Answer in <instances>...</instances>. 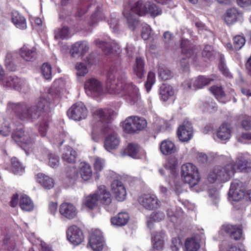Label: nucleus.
I'll return each instance as SVG.
<instances>
[{"label":"nucleus","instance_id":"0eeeda50","mask_svg":"<svg viewBox=\"0 0 251 251\" xmlns=\"http://www.w3.org/2000/svg\"><path fill=\"white\" fill-rule=\"evenodd\" d=\"M36 135L31 129L24 131L22 128H18L12 134V138L16 142H20L27 146H30L34 143Z\"/></svg>","mask_w":251,"mask_h":251},{"label":"nucleus","instance_id":"8fccbe9b","mask_svg":"<svg viewBox=\"0 0 251 251\" xmlns=\"http://www.w3.org/2000/svg\"><path fill=\"white\" fill-rule=\"evenodd\" d=\"M11 162L12 167V170L14 174H19L24 172V167L22 166V165L16 158H12Z\"/></svg>","mask_w":251,"mask_h":251},{"label":"nucleus","instance_id":"423d86ee","mask_svg":"<svg viewBox=\"0 0 251 251\" xmlns=\"http://www.w3.org/2000/svg\"><path fill=\"white\" fill-rule=\"evenodd\" d=\"M181 176L191 187L197 185L200 180L198 170L192 163H186L182 166Z\"/></svg>","mask_w":251,"mask_h":251},{"label":"nucleus","instance_id":"aec40b11","mask_svg":"<svg viewBox=\"0 0 251 251\" xmlns=\"http://www.w3.org/2000/svg\"><path fill=\"white\" fill-rule=\"evenodd\" d=\"M120 139L119 136L115 132L108 135L104 142V147L108 151L116 149L120 145Z\"/></svg>","mask_w":251,"mask_h":251},{"label":"nucleus","instance_id":"20e7f679","mask_svg":"<svg viewBox=\"0 0 251 251\" xmlns=\"http://www.w3.org/2000/svg\"><path fill=\"white\" fill-rule=\"evenodd\" d=\"M228 162L226 165L217 166L212 170L208 176L210 182L213 183L216 180L226 181L233 176L235 173V165L229 158Z\"/></svg>","mask_w":251,"mask_h":251},{"label":"nucleus","instance_id":"3c124183","mask_svg":"<svg viewBox=\"0 0 251 251\" xmlns=\"http://www.w3.org/2000/svg\"><path fill=\"white\" fill-rule=\"evenodd\" d=\"M159 77L162 80H166L173 77L172 72L166 68H160L158 70Z\"/></svg>","mask_w":251,"mask_h":251},{"label":"nucleus","instance_id":"4be33fe9","mask_svg":"<svg viewBox=\"0 0 251 251\" xmlns=\"http://www.w3.org/2000/svg\"><path fill=\"white\" fill-rule=\"evenodd\" d=\"M89 49V46L86 41H79L75 43L70 50V53L73 57H75L76 54H84Z\"/></svg>","mask_w":251,"mask_h":251},{"label":"nucleus","instance_id":"052dcab7","mask_svg":"<svg viewBox=\"0 0 251 251\" xmlns=\"http://www.w3.org/2000/svg\"><path fill=\"white\" fill-rule=\"evenodd\" d=\"M14 242L13 238L9 234H6L3 239V245L5 246L6 249L9 251L13 249L12 246H13Z\"/></svg>","mask_w":251,"mask_h":251},{"label":"nucleus","instance_id":"680f3d73","mask_svg":"<svg viewBox=\"0 0 251 251\" xmlns=\"http://www.w3.org/2000/svg\"><path fill=\"white\" fill-rule=\"evenodd\" d=\"M219 68L220 71L222 73V74L227 76V77H230L231 76V75L229 72L228 71V69L226 68L224 60V58L223 56H221L220 62L219 63Z\"/></svg>","mask_w":251,"mask_h":251},{"label":"nucleus","instance_id":"1a4fd4ad","mask_svg":"<svg viewBox=\"0 0 251 251\" xmlns=\"http://www.w3.org/2000/svg\"><path fill=\"white\" fill-rule=\"evenodd\" d=\"M84 88L87 95L91 97H99L103 91L102 83L95 78L87 79L85 82Z\"/></svg>","mask_w":251,"mask_h":251},{"label":"nucleus","instance_id":"412c9836","mask_svg":"<svg viewBox=\"0 0 251 251\" xmlns=\"http://www.w3.org/2000/svg\"><path fill=\"white\" fill-rule=\"evenodd\" d=\"M36 49L35 47L24 45L19 50L20 56L26 61H33L36 56Z\"/></svg>","mask_w":251,"mask_h":251},{"label":"nucleus","instance_id":"c85d7f7f","mask_svg":"<svg viewBox=\"0 0 251 251\" xmlns=\"http://www.w3.org/2000/svg\"><path fill=\"white\" fill-rule=\"evenodd\" d=\"M97 193L98 194L99 200H100L103 204L108 205L111 202L112 199L111 194L107 191L105 186H100Z\"/></svg>","mask_w":251,"mask_h":251},{"label":"nucleus","instance_id":"a878e982","mask_svg":"<svg viewBox=\"0 0 251 251\" xmlns=\"http://www.w3.org/2000/svg\"><path fill=\"white\" fill-rule=\"evenodd\" d=\"M160 149L161 153L164 155L171 154L176 151L175 144L169 140H165L161 142Z\"/></svg>","mask_w":251,"mask_h":251},{"label":"nucleus","instance_id":"37998d69","mask_svg":"<svg viewBox=\"0 0 251 251\" xmlns=\"http://www.w3.org/2000/svg\"><path fill=\"white\" fill-rule=\"evenodd\" d=\"M126 151L128 156L137 158L138 157V154L140 151V147L138 144L131 143L128 144Z\"/></svg>","mask_w":251,"mask_h":251},{"label":"nucleus","instance_id":"774afa93","mask_svg":"<svg viewBox=\"0 0 251 251\" xmlns=\"http://www.w3.org/2000/svg\"><path fill=\"white\" fill-rule=\"evenodd\" d=\"M59 157L54 154H50L49 159V165L51 167H55L59 165Z\"/></svg>","mask_w":251,"mask_h":251},{"label":"nucleus","instance_id":"39448f33","mask_svg":"<svg viewBox=\"0 0 251 251\" xmlns=\"http://www.w3.org/2000/svg\"><path fill=\"white\" fill-rule=\"evenodd\" d=\"M228 162L226 165L217 166L212 170L208 176L210 182L213 183L216 180L226 181L233 176L235 173V165L229 158Z\"/></svg>","mask_w":251,"mask_h":251},{"label":"nucleus","instance_id":"bf43d9fd","mask_svg":"<svg viewBox=\"0 0 251 251\" xmlns=\"http://www.w3.org/2000/svg\"><path fill=\"white\" fill-rule=\"evenodd\" d=\"M105 165L104 160L100 157H96L95 158L94 167L96 172L101 171Z\"/></svg>","mask_w":251,"mask_h":251},{"label":"nucleus","instance_id":"9d476101","mask_svg":"<svg viewBox=\"0 0 251 251\" xmlns=\"http://www.w3.org/2000/svg\"><path fill=\"white\" fill-rule=\"evenodd\" d=\"M67 115L70 119L80 121L87 117L88 110L83 103L77 102L73 105L68 110Z\"/></svg>","mask_w":251,"mask_h":251},{"label":"nucleus","instance_id":"49530a36","mask_svg":"<svg viewBox=\"0 0 251 251\" xmlns=\"http://www.w3.org/2000/svg\"><path fill=\"white\" fill-rule=\"evenodd\" d=\"M76 75L77 77L84 76L88 73V69L87 65L84 63L78 62L75 65Z\"/></svg>","mask_w":251,"mask_h":251},{"label":"nucleus","instance_id":"6e6552de","mask_svg":"<svg viewBox=\"0 0 251 251\" xmlns=\"http://www.w3.org/2000/svg\"><path fill=\"white\" fill-rule=\"evenodd\" d=\"M246 186L238 179L233 180L228 192L229 198L233 201H240L245 197Z\"/></svg>","mask_w":251,"mask_h":251},{"label":"nucleus","instance_id":"b1692460","mask_svg":"<svg viewBox=\"0 0 251 251\" xmlns=\"http://www.w3.org/2000/svg\"><path fill=\"white\" fill-rule=\"evenodd\" d=\"M36 179L37 182L46 189H50L53 188L54 186L53 179L45 174L42 173L38 174L36 175Z\"/></svg>","mask_w":251,"mask_h":251},{"label":"nucleus","instance_id":"13d9d810","mask_svg":"<svg viewBox=\"0 0 251 251\" xmlns=\"http://www.w3.org/2000/svg\"><path fill=\"white\" fill-rule=\"evenodd\" d=\"M155 82V74L151 72L148 73L147 80L145 83V87L147 92H149Z\"/></svg>","mask_w":251,"mask_h":251},{"label":"nucleus","instance_id":"72a5a7b5","mask_svg":"<svg viewBox=\"0 0 251 251\" xmlns=\"http://www.w3.org/2000/svg\"><path fill=\"white\" fill-rule=\"evenodd\" d=\"M174 94V90L170 85L163 84L160 88V96L162 100L165 101Z\"/></svg>","mask_w":251,"mask_h":251},{"label":"nucleus","instance_id":"c9c22d12","mask_svg":"<svg viewBox=\"0 0 251 251\" xmlns=\"http://www.w3.org/2000/svg\"><path fill=\"white\" fill-rule=\"evenodd\" d=\"M93 115L95 118L99 119L102 123H108V110L101 108H94L92 110Z\"/></svg>","mask_w":251,"mask_h":251},{"label":"nucleus","instance_id":"a19ab883","mask_svg":"<svg viewBox=\"0 0 251 251\" xmlns=\"http://www.w3.org/2000/svg\"><path fill=\"white\" fill-rule=\"evenodd\" d=\"M165 218V214L163 212L158 211L154 212L151 215L149 218H148L147 223L148 226L151 228L152 225V221L159 222L163 220Z\"/></svg>","mask_w":251,"mask_h":251},{"label":"nucleus","instance_id":"9b49d317","mask_svg":"<svg viewBox=\"0 0 251 251\" xmlns=\"http://www.w3.org/2000/svg\"><path fill=\"white\" fill-rule=\"evenodd\" d=\"M66 234L67 239L75 246L81 244L84 240L83 232L76 226L73 225L69 226L66 231Z\"/></svg>","mask_w":251,"mask_h":251},{"label":"nucleus","instance_id":"e2e57ef3","mask_svg":"<svg viewBox=\"0 0 251 251\" xmlns=\"http://www.w3.org/2000/svg\"><path fill=\"white\" fill-rule=\"evenodd\" d=\"M178 165V161L175 158L171 159L169 160V163L167 165L166 168L170 170V173L173 175H175L176 172V168Z\"/></svg>","mask_w":251,"mask_h":251},{"label":"nucleus","instance_id":"f704fd0d","mask_svg":"<svg viewBox=\"0 0 251 251\" xmlns=\"http://www.w3.org/2000/svg\"><path fill=\"white\" fill-rule=\"evenodd\" d=\"M79 173L81 178L85 181L90 179L92 176L93 172L91 166L87 163H81Z\"/></svg>","mask_w":251,"mask_h":251},{"label":"nucleus","instance_id":"69168bd1","mask_svg":"<svg viewBox=\"0 0 251 251\" xmlns=\"http://www.w3.org/2000/svg\"><path fill=\"white\" fill-rule=\"evenodd\" d=\"M182 247V243L178 238H175L172 239L171 246L172 251H177Z\"/></svg>","mask_w":251,"mask_h":251},{"label":"nucleus","instance_id":"393cba45","mask_svg":"<svg viewBox=\"0 0 251 251\" xmlns=\"http://www.w3.org/2000/svg\"><path fill=\"white\" fill-rule=\"evenodd\" d=\"M134 74L139 78H142L146 73L144 60L141 57L136 58L135 63L133 68Z\"/></svg>","mask_w":251,"mask_h":251},{"label":"nucleus","instance_id":"7c9ffc66","mask_svg":"<svg viewBox=\"0 0 251 251\" xmlns=\"http://www.w3.org/2000/svg\"><path fill=\"white\" fill-rule=\"evenodd\" d=\"M19 205L21 208L25 211H31L34 208V204L29 197L25 195L21 196Z\"/></svg>","mask_w":251,"mask_h":251},{"label":"nucleus","instance_id":"c03bdc74","mask_svg":"<svg viewBox=\"0 0 251 251\" xmlns=\"http://www.w3.org/2000/svg\"><path fill=\"white\" fill-rule=\"evenodd\" d=\"M185 247L187 251H197L200 247V245L196 238H191L186 240Z\"/></svg>","mask_w":251,"mask_h":251},{"label":"nucleus","instance_id":"e433bc0d","mask_svg":"<svg viewBox=\"0 0 251 251\" xmlns=\"http://www.w3.org/2000/svg\"><path fill=\"white\" fill-rule=\"evenodd\" d=\"M65 86V82L62 79H58L56 80L53 83V85L51 88V95L53 93H55V97H59L60 93L63 92V90Z\"/></svg>","mask_w":251,"mask_h":251},{"label":"nucleus","instance_id":"864d4df0","mask_svg":"<svg viewBox=\"0 0 251 251\" xmlns=\"http://www.w3.org/2000/svg\"><path fill=\"white\" fill-rule=\"evenodd\" d=\"M69 29L67 27H63L55 32L54 37L55 39H66L69 35Z\"/></svg>","mask_w":251,"mask_h":251},{"label":"nucleus","instance_id":"6e6d98bb","mask_svg":"<svg viewBox=\"0 0 251 251\" xmlns=\"http://www.w3.org/2000/svg\"><path fill=\"white\" fill-rule=\"evenodd\" d=\"M239 119L241 120L242 127L246 130L251 129V118L247 115H241Z\"/></svg>","mask_w":251,"mask_h":251},{"label":"nucleus","instance_id":"ea45409f","mask_svg":"<svg viewBox=\"0 0 251 251\" xmlns=\"http://www.w3.org/2000/svg\"><path fill=\"white\" fill-rule=\"evenodd\" d=\"M95 43L96 46L101 49L104 53L106 55L112 52L113 46L115 44L114 43L105 42L99 39L95 40Z\"/></svg>","mask_w":251,"mask_h":251},{"label":"nucleus","instance_id":"5fc2aeb1","mask_svg":"<svg viewBox=\"0 0 251 251\" xmlns=\"http://www.w3.org/2000/svg\"><path fill=\"white\" fill-rule=\"evenodd\" d=\"M42 74L47 80L51 78V67L48 63H44L42 67Z\"/></svg>","mask_w":251,"mask_h":251},{"label":"nucleus","instance_id":"5701e85b","mask_svg":"<svg viewBox=\"0 0 251 251\" xmlns=\"http://www.w3.org/2000/svg\"><path fill=\"white\" fill-rule=\"evenodd\" d=\"M164 233L162 232H154L151 237L152 248L151 251H160L164 246Z\"/></svg>","mask_w":251,"mask_h":251},{"label":"nucleus","instance_id":"6ab92c4d","mask_svg":"<svg viewBox=\"0 0 251 251\" xmlns=\"http://www.w3.org/2000/svg\"><path fill=\"white\" fill-rule=\"evenodd\" d=\"M59 212L61 215L68 219H74L77 215L76 207L69 202L62 203L60 206Z\"/></svg>","mask_w":251,"mask_h":251},{"label":"nucleus","instance_id":"c756f323","mask_svg":"<svg viewBox=\"0 0 251 251\" xmlns=\"http://www.w3.org/2000/svg\"><path fill=\"white\" fill-rule=\"evenodd\" d=\"M12 21L17 27L25 29L26 28V21L24 17L17 11L12 13Z\"/></svg>","mask_w":251,"mask_h":251},{"label":"nucleus","instance_id":"338daca9","mask_svg":"<svg viewBox=\"0 0 251 251\" xmlns=\"http://www.w3.org/2000/svg\"><path fill=\"white\" fill-rule=\"evenodd\" d=\"M151 33V28L149 25H145L142 28V37L144 40H148Z\"/></svg>","mask_w":251,"mask_h":251},{"label":"nucleus","instance_id":"f3484780","mask_svg":"<svg viewBox=\"0 0 251 251\" xmlns=\"http://www.w3.org/2000/svg\"><path fill=\"white\" fill-rule=\"evenodd\" d=\"M224 20L227 25H232L242 20V13L236 8L228 9L224 15Z\"/></svg>","mask_w":251,"mask_h":251},{"label":"nucleus","instance_id":"58836bf2","mask_svg":"<svg viewBox=\"0 0 251 251\" xmlns=\"http://www.w3.org/2000/svg\"><path fill=\"white\" fill-rule=\"evenodd\" d=\"M237 168L240 172L251 173V165H248V161L243 156H239L236 161Z\"/></svg>","mask_w":251,"mask_h":251},{"label":"nucleus","instance_id":"7ed1b4c3","mask_svg":"<svg viewBox=\"0 0 251 251\" xmlns=\"http://www.w3.org/2000/svg\"><path fill=\"white\" fill-rule=\"evenodd\" d=\"M149 13L151 16H157L161 13V10L150 2H144L140 0L136 2L130 1L124 7L123 14L126 18L129 28L134 30L138 25L137 15L143 16Z\"/></svg>","mask_w":251,"mask_h":251},{"label":"nucleus","instance_id":"2f4dec72","mask_svg":"<svg viewBox=\"0 0 251 251\" xmlns=\"http://www.w3.org/2000/svg\"><path fill=\"white\" fill-rule=\"evenodd\" d=\"M181 49L182 53L187 57H190L195 53V47L188 40L183 39L181 43Z\"/></svg>","mask_w":251,"mask_h":251},{"label":"nucleus","instance_id":"4d7b16f0","mask_svg":"<svg viewBox=\"0 0 251 251\" xmlns=\"http://www.w3.org/2000/svg\"><path fill=\"white\" fill-rule=\"evenodd\" d=\"M245 38L242 36H236L234 38V48L235 50H240L245 45Z\"/></svg>","mask_w":251,"mask_h":251},{"label":"nucleus","instance_id":"a18cd8bd","mask_svg":"<svg viewBox=\"0 0 251 251\" xmlns=\"http://www.w3.org/2000/svg\"><path fill=\"white\" fill-rule=\"evenodd\" d=\"M11 132V129L9 126V123L6 121L5 119L0 118V134L3 136H6L9 135Z\"/></svg>","mask_w":251,"mask_h":251},{"label":"nucleus","instance_id":"473e14b6","mask_svg":"<svg viewBox=\"0 0 251 251\" xmlns=\"http://www.w3.org/2000/svg\"><path fill=\"white\" fill-rule=\"evenodd\" d=\"M76 156V151L71 147H67L64 149L62 158L66 162L73 163L75 161Z\"/></svg>","mask_w":251,"mask_h":251},{"label":"nucleus","instance_id":"bb28decb","mask_svg":"<svg viewBox=\"0 0 251 251\" xmlns=\"http://www.w3.org/2000/svg\"><path fill=\"white\" fill-rule=\"evenodd\" d=\"M231 126L227 123H224L217 131V137L221 140H228L231 136Z\"/></svg>","mask_w":251,"mask_h":251},{"label":"nucleus","instance_id":"79ce46f5","mask_svg":"<svg viewBox=\"0 0 251 251\" xmlns=\"http://www.w3.org/2000/svg\"><path fill=\"white\" fill-rule=\"evenodd\" d=\"M124 130L128 133L136 132L133 116H130L126 119L123 125Z\"/></svg>","mask_w":251,"mask_h":251},{"label":"nucleus","instance_id":"de8ad7c7","mask_svg":"<svg viewBox=\"0 0 251 251\" xmlns=\"http://www.w3.org/2000/svg\"><path fill=\"white\" fill-rule=\"evenodd\" d=\"M213 79L204 76H200L194 82V87L195 89H201L205 85L209 84Z\"/></svg>","mask_w":251,"mask_h":251},{"label":"nucleus","instance_id":"a211bd4d","mask_svg":"<svg viewBox=\"0 0 251 251\" xmlns=\"http://www.w3.org/2000/svg\"><path fill=\"white\" fill-rule=\"evenodd\" d=\"M220 232H225L231 238L235 240L240 239L242 234V229L241 228L230 224L223 225Z\"/></svg>","mask_w":251,"mask_h":251},{"label":"nucleus","instance_id":"4c0bfd02","mask_svg":"<svg viewBox=\"0 0 251 251\" xmlns=\"http://www.w3.org/2000/svg\"><path fill=\"white\" fill-rule=\"evenodd\" d=\"M99 200L98 194L96 193L86 197L83 203L87 207L93 209L98 205Z\"/></svg>","mask_w":251,"mask_h":251},{"label":"nucleus","instance_id":"dca6fc26","mask_svg":"<svg viewBox=\"0 0 251 251\" xmlns=\"http://www.w3.org/2000/svg\"><path fill=\"white\" fill-rule=\"evenodd\" d=\"M111 191L115 198L120 201H124L126 196V191L123 183L114 180L111 183Z\"/></svg>","mask_w":251,"mask_h":251},{"label":"nucleus","instance_id":"603ef678","mask_svg":"<svg viewBox=\"0 0 251 251\" xmlns=\"http://www.w3.org/2000/svg\"><path fill=\"white\" fill-rule=\"evenodd\" d=\"M209 90L219 100L225 96V93L221 87L213 86L209 88Z\"/></svg>","mask_w":251,"mask_h":251},{"label":"nucleus","instance_id":"ddd939ff","mask_svg":"<svg viewBox=\"0 0 251 251\" xmlns=\"http://www.w3.org/2000/svg\"><path fill=\"white\" fill-rule=\"evenodd\" d=\"M177 136L181 142H187L193 136V128L189 122H184L177 129Z\"/></svg>","mask_w":251,"mask_h":251},{"label":"nucleus","instance_id":"f03ea898","mask_svg":"<svg viewBox=\"0 0 251 251\" xmlns=\"http://www.w3.org/2000/svg\"><path fill=\"white\" fill-rule=\"evenodd\" d=\"M50 99L44 94L37 100L36 105H30L24 102L7 103V110L13 112L15 116L22 121H33L38 119L42 112L49 109Z\"/></svg>","mask_w":251,"mask_h":251},{"label":"nucleus","instance_id":"f8f14e48","mask_svg":"<svg viewBox=\"0 0 251 251\" xmlns=\"http://www.w3.org/2000/svg\"><path fill=\"white\" fill-rule=\"evenodd\" d=\"M0 83L3 87L21 90L26 85L25 82L16 76H5Z\"/></svg>","mask_w":251,"mask_h":251},{"label":"nucleus","instance_id":"cd10ccee","mask_svg":"<svg viewBox=\"0 0 251 251\" xmlns=\"http://www.w3.org/2000/svg\"><path fill=\"white\" fill-rule=\"evenodd\" d=\"M129 216L126 212H120L118 214L111 219V224L117 226H125L129 220Z\"/></svg>","mask_w":251,"mask_h":251},{"label":"nucleus","instance_id":"f257e3e1","mask_svg":"<svg viewBox=\"0 0 251 251\" xmlns=\"http://www.w3.org/2000/svg\"><path fill=\"white\" fill-rule=\"evenodd\" d=\"M126 75L120 66L110 68L107 75L106 90L112 95L127 96L131 102L135 103L140 99L138 88L126 81Z\"/></svg>","mask_w":251,"mask_h":251},{"label":"nucleus","instance_id":"2eb2a0df","mask_svg":"<svg viewBox=\"0 0 251 251\" xmlns=\"http://www.w3.org/2000/svg\"><path fill=\"white\" fill-rule=\"evenodd\" d=\"M139 202L144 208L150 210L156 208L159 205V201L154 195H144L139 198Z\"/></svg>","mask_w":251,"mask_h":251},{"label":"nucleus","instance_id":"09e8293b","mask_svg":"<svg viewBox=\"0 0 251 251\" xmlns=\"http://www.w3.org/2000/svg\"><path fill=\"white\" fill-rule=\"evenodd\" d=\"M133 117L136 132L143 130L147 126V123L144 118L137 116H133Z\"/></svg>","mask_w":251,"mask_h":251},{"label":"nucleus","instance_id":"0e129e2a","mask_svg":"<svg viewBox=\"0 0 251 251\" xmlns=\"http://www.w3.org/2000/svg\"><path fill=\"white\" fill-rule=\"evenodd\" d=\"M103 18H104L103 14L100 10H98L92 15L91 21H90V24L93 26L94 25V23H93V22L101 20Z\"/></svg>","mask_w":251,"mask_h":251},{"label":"nucleus","instance_id":"4468645a","mask_svg":"<svg viewBox=\"0 0 251 251\" xmlns=\"http://www.w3.org/2000/svg\"><path fill=\"white\" fill-rule=\"evenodd\" d=\"M89 244L94 251H101L104 243L102 233L100 230H95L92 232L89 241Z\"/></svg>","mask_w":251,"mask_h":251}]
</instances>
